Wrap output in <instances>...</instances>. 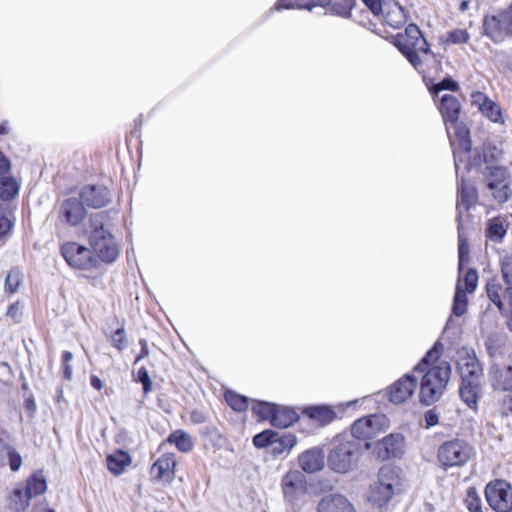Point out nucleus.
I'll return each mask as SVG.
<instances>
[{
	"mask_svg": "<svg viewBox=\"0 0 512 512\" xmlns=\"http://www.w3.org/2000/svg\"><path fill=\"white\" fill-rule=\"evenodd\" d=\"M108 212L94 213L89 218V243L97 257L106 264L114 263L119 256V248L113 234L105 227Z\"/></svg>",
	"mask_w": 512,
	"mask_h": 512,
	"instance_id": "1",
	"label": "nucleus"
},
{
	"mask_svg": "<svg viewBox=\"0 0 512 512\" xmlns=\"http://www.w3.org/2000/svg\"><path fill=\"white\" fill-rule=\"evenodd\" d=\"M371 447L372 444L369 441L361 443L346 436L339 438L333 443L328 453V467L337 473H348L357 468L363 449L369 450Z\"/></svg>",
	"mask_w": 512,
	"mask_h": 512,
	"instance_id": "2",
	"label": "nucleus"
},
{
	"mask_svg": "<svg viewBox=\"0 0 512 512\" xmlns=\"http://www.w3.org/2000/svg\"><path fill=\"white\" fill-rule=\"evenodd\" d=\"M451 377V364L441 361L429 368L420 382L419 401L422 405L430 406L440 400Z\"/></svg>",
	"mask_w": 512,
	"mask_h": 512,
	"instance_id": "3",
	"label": "nucleus"
},
{
	"mask_svg": "<svg viewBox=\"0 0 512 512\" xmlns=\"http://www.w3.org/2000/svg\"><path fill=\"white\" fill-rule=\"evenodd\" d=\"M400 489V470L392 466H383L378 472V480L370 487L368 499L374 506L382 508Z\"/></svg>",
	"mask_w": 512,
	"mask_h": 512,
	"instance_id": "4",
	"label": "nucleus"
},
{
	"mask_svg": "<svg viewBox=\"0 0 512 512\" xmlns=\"http://www.w3.org/2000/svg\"><path fill=\"white\" fill-rule=\"evenodd\" d=\"M484 496L490 508L495 512H512V485L504 479L489 481Z\"/></svg>",
	"mask_w": 512,
	"mask_h": 512,
	"instance_id": "5",
	"label": "nucleus"
},
{
	"mask_svg": "<svg viewBox=\"0 0 512 512\" xmlns=\"http://www.w3.org/2000/svg\"><path fill=\"white\" fill-rule=\"evenodd\" d=\"M472 447L464 440L444 442L438 449V461L445 467L463 466L471 457Z\"/></svg>",
	"mask_w": 512,
	"mask_h": 512,
	"instance_id": "6",
	"label": "nucleus"
},
{
	"mask_svg": "<svg viewBox=\"0 0 512 512\" xmlns=\"http://www.w3.org/2000/svg\"><path fill=\"white\" fill-rule=\"evenodd\" d=\"M60 252L66 263L74 269L90 270L96 267L97 260L93 252L82 244L66 242L61 245Z\"/></svg>",
	"mask_w": 512,
	"mask_h": 512,
	"instance_id": "7",
	"label": "nucleus"
},
{
	"mask_svg": "<svg viewBox=\"0 0 512 512\" xmlns=\"http://www.w3.org/2000/svg\"><path fill=\"white\" fill-rule=\"evenodd\" d=\"M459 360L457 362L461 381L482 380L483 367L476 356L474 349L462 347L458 351Z\"/></svg>",
	"mask_w": 512,
	"mask_h": 512,
	"instance_id": "8",
	"label": "nucleus"
},
{
	"mask_svg": "<svg viewBox=\"0 0 512 512\" xmlns=\"http://www.w3.org/2000/svg\"><path fill=\"white\" fill-rule=\"evenodd\" d=\"M281 487L285 500L293 504L307 492L306 476L299 470H290L283 476Z\"/></svg>",
	"mask_w": 512,
	"mask_h": 512,
	"instance_id": "9",
	"label": "nucleus"
},
{
	"mask_svg": "<svg viewBox=\"0 0 512 512\" xmlns=\"http://www.w3.org/2000/svg\"><path fill=\"white\" fill-rule=\"evenodd\" d=\"M404 446V436L400 433H391L375 443L374 453L381 461L400 458L404 454Z\"/></svg>",
	"mask_w": 512,
	"mask_h": 512,
	"instance_id": "10",
	"label": "nucleus"
},
{
	"mask_svg": "<svg viewBox=\"0 0 512 512\" xmlns=\"http://www.w3.org/2000/svg\"><path fill=\"white\" fill-rule=\"evenodd\" d=\"M384 421L383 415L370 414L357 419L351 426V434L347 438L359 440L361 443L372 439Z\"/></svg>",
	"mask_w": 512,
	"mask_h": 512,
	"instance_id": "11",
	"label": "nucleus"
},
{
	"mask_svg": "<svg viewBox=\"0 0 512 512\" xmlns=\"http://www.w3.org/2000/svg\"><path fill=\"white\" fill-rule=\"evenodd\" d=\"M421 30L415 24H410L405 30V37L397 40L395 45L401 54L409 61V63L417 68L421 65V59L416 51L417 44H419V37Z\"/></svg>",
	"mask_w": 512,
	"mask_h": 512,
	"instance_id": "12",
	"label": "nucleus"
},
{
	"mask_svg": "<svg viewBox=\"0 0 512 512\" xmlns=\"http://www.w3.org/2000/svg\"><path fill=\"white\" fill-rule=\"evenodd\" d=\"M79 198L85 207L100 209L111 202L112 195L104 185L87 184L81 187Z\"/></svg>",
	"mask_w": 512,
	"mask_h": 512,
	"instance_id": "13",
	"label": "nucleus"
},
{
	"mask_svg": "<svg viewBox=\"0 0 512 512\" xmlns=\"http://www.w3.org/2000/svg\"><path fill=\"white\" fill-rule=\"evenodd\" d=\"M58 214L61 222L76 227L84 221L87 211L80 198L69 197L60 204Z\"/></svg>",
	"mask_w": 512,
	"mask_h": 512,
	"instance_id": "14",
	"label": "nucleus"
},
{
	"mask_svg": "<svg viewBox=\"0 0 512 512\" xmlns=\"http://www.w3.org/2000/svg\"><path fill=\"white\" fill-rule=\"evenodd\" d=\"M417 378L410 373L403 375L387 389L388 400L393 404H402L412 397L417 387Z\"/></svg>",
	"mask_w": 512,
	"mask_h": 512,
	"instance_id": "15",
	"label": "nucleus"
},
{
	"mask_svg": "<svg viewBox=\"0 0 512 512\" xmlns=\"http://www.w3.org/2000/svg\"><path fill=\"white\" fill-rule=\"evenodd\" d=\"M483 35L494 43H501L509 37L503 10L497 14L485 15L482 20Z\"/></svg>",
	"mask_w": 512,
	"mask_h": 512,
	"instance_id": "16",
	"label": "nucleus"
},
{
	"mask_svg": "<svg viewBox=\"0 0 512 512\" xmlns=\"http://www.w3.org/2000/svg\"><path fill=\"white\" fill-rule=\"evenodd\" d=\"M457 190H458V198H457V216L456 221L458 223L459 230L462 228V213L464 211L470 210L473 206L474 202L477 200V190L476 188L467 183L464 177L458 179L457 182Z\"/></svg>",
	"mask_w": 512,
	"mask_h": 512,
	"instance_id": "17",
	"label": "nucleus"
},
{
	"mask_svg": "<svg viewBox=\"0 0 512 512\" xmlns=\"http://www.w3.org/2000/svg\"><path fill=\"white\" fill-rule=\"evenodd\" d=\"M471 104L494 123H502L503 115L500 106L491 100L485 93L481 91H473L471 93Z\"/></svg>",
	"mask_w": 512,
	"mask_h": 512,
	"instance_id": "18",
	"label": "nucleus"
},
{
	"mask_svg": "<svg viewBox=\"0 0 512 512\" xmlns=\"http://www.w3.org/2000/svg\"><path fill=\"white\" fill-rule=\"evenodd\" d=\"M298 465L303 472L313 474L321 471L325 465V454L322 448L312 447L298 456Z\"/></svg>",
	"mask_w": 512,
	"mask_h": 512,
	"instance_id": "19",
	"label": "nucleus"
},
{
	"mask_svg": "<svg viewBox=\"0 0 512 512\" xmlns=\"http://www.w3.org/2000/svg\"><path fill=\"white\" fill-rule=\"evenodd\" d=\"M302 414L320 426L331 424L336 418L337 413L329 404H313L305 406Z\"/></svg>",
	"mask_w": 512,
	"mask_h": 512,
	"instance_id": "20",
	"label": "nucleus"
},
{
	"mask_svg": "<svg viewBox=\"0 0 512 512\" xmlns=\"http://www.w3.org/2000/svg\"><path fill=\"white\" fill-rule=\"evenodd\" d=\"M438 109L442 115L446 129L449 130V124H456L459 120L461 112L459 100L451 94H444L440 98Z\"/></svg>",
	"mask_w": 512,
	"mask_h": 512,
	"instance_id": "21",
	"label": "nucleus"
},
{
	"mask_svg": "<svg viewBox=\"0 0 512 512\" xmlns=\"http://www.w3.org/2000/svg\"><path fill=\"white\" fill-rule=\"evenodd\" d=\"M482 394V380L461 381L459 396L461 400L473 411L478 410L479 399Z\"/></svg>",
	"mask_w": 512,
	"mask_h": 512,
	"instance_id": "22",
	"label": "nucleus"
},
{
	"mask_svg": "<svg viewBox=\"0 0 512 512\" xmlns=\"http://www.w3.org/2000/svg\"><path fill=\"white\" fill-rule=\"evenodd\" d=\"M318 512H356V510L346 497L340 494H329L319 502Z\"/></svg>",
	"mask_w": 512,
	"mask_h": 512,
	"instance_id": "23",
	"label": "nucleus"
},
{
	"mask_svg": "<svg viewBox=\"0 0 512 512\" xmlns=\"http://www.w3.org/2000/svg\"><path fill=\"white\" fill-rule=\"evenodd\" d=\"M176 459L173 454H163L151 467V475L156 480H171L174 476Z\"/></svg>",
	"mask_w": 512,
	"mask_h": 512,
	"instance_id": "24",
	"label": "nucleus"
},
{
	"mask_svg": "<svg viewBox=\"0 0 512 512\" xmlns=\"http://www.w3.org/2000/svg\"><path fill=\"white\" fill-rule=\"evenodd\" d=\"M273 419H271V426L286 429L296 423L300 416L293 407L283 406L277 404Z\"/></svg>",
	"mask_w": 512,
	"mask_h": 512,
	"instance_id": "25",
	"label": "nucleus"
},
{
	"mask_svg": "<svg viewBox=\"0 0 512 512\" xmlns=\"http://www.w3.org/2000/svg\"><path fill=\"white\" fill-rule=\"evenodd\" d=\"M491 383L495 390L512 391V365L493 367Z\"/></svg>",
	"mask_w": 512,
	"mask_h": 512,
	"instance_id": "26",
	"label": "nucleus"
},
{
	"mask_svg": "<svg viewBox=\"0 0 512 512\" xmlns=\"http://www.w3.org/2000/svg\"><path fill=\"white\" fill-rule=\"evenodd\" d=\"M483 177L487 188H493L495 184H510L508 170L503 166H486Z\"/></svg>",
	"mask_w": 512,
	"mask_h": 512,
	"instance_id": "27",
	"label": "nucleus"
},
{
	"mask_svg": "<svg viewBox=\"0 0 512 512\" xmlns=\"http://www.w3.org/2000/svg\"><path fill=\"white\" fill-rule=\"evenodd\" d=\"M20 190V183L12 175L3 174L0 176V200L10 202L14 200Z\"/></svg>",
	"mask_w": 512,
	"mask_h": 512,
	"instance_id": "28",
	"label": "nucleus"
},
{
	"mask_svg": "<svg viewBox=\"0 0 512 512\" xmlns=\"http://www.w3.org/2000/svg\"><path fill=\"white\" fill-rule=\"evenodd\" d=\"M107 468L114 475H120L125 467L130 465L131 456L128 452L118 449L115 453L109 454L106 458Z\"/></svg>",
	"mask_w": 512,
	"mask_h": 512,
	"instance_id": "29",
	"label": "nucleus"
},
{
	"mask_svg": "<svg viewBox=\"0 0 512 512\" xmlns=\"http://www.w3.org/2000/svg\"><path fill=\"white\" fill-rule=\"evenodd\" d=\"M316 6H329V13L331 15L349 19L352 16V10L356 6V0H330L325 4H315Z\"/></svg>",
	"mask_w": 512,
	"mask_h": 512,
	"instance_id": "30",
	"label": "nucleus"
},
{
	"mask_svg": "<svg viewBox=\"0 0 512 512\" xmlns=\"http://www.w3.org/2000/svg\"><path fill=\"white\" fill-rule=\"evenodd\" d=\"M330 0H277L271 11L291 10V9H304L311 11L315 4H325Z\"/></svg>",
	"mask_w": 512,
	"mask_h": 512,
	"instance_id": "31",
	"label": "nucleus"
},
{
	"mask_svg": "<svg viewBox=\"0 0 512 512\" xmlns=\"http://www.w3.org/2000/svg\"><path fill=\"white\" fill-rule=\"evenodd\" d=\"M24 490L27 492L28 498H33L46 492L47 480L42 471H36L28 477Z\"/></svg>",
	"mask_w": 512,
	"mask_h": 512,
	"instance_id": "32",
	"label": "nucleus"
},
{
	"mask_svg": "<svg viewBox=\"0 0 512 512\" xmlns=\"http://www.w3.org/2000/svg\"><path fill=\"white\" fill-rule=\"evenodd\" d=\"M443 344L440 340H437L430 349H428L425 355L421 358L419 363L414 367L416 372H426L430 365L439 360L443 353Z\"/></svg>",
	"mask_w": 512,
	"mask_h": 512,
	"instance_id": "33",
	"label": "nucleus"
},
{
	"mask_svg": "<svg viewBox=\"0 0 512 512\" xmlns=\"http://www.w3.org/2000/svg\"><path fill=\"white\" fill-rule=\"evenodd\" d=\"M507 234V228L504 226L500 217H493L487 221L485 236L492 242L501 243Z\"/></svg>",
	"mask_w": 512,
	"mask_h": 512,
	"instance_id": "34",
	"label": "nucleus"
},
{
	"mask_svg": "<svg viewBox=\"0 0 512 512\" xmlns=\"http://www.w3.org/2000/svg\"><path fill=\"white\" fill-rule=\"evenodd\" d=\"M167 442L174 444L176 448L183 453L190 452L194 447L192 437L181 429L171 432L167 438Z\"/></svg>",
	"mask_w": 512,
	"mask_h": 512,
	"instance_id": "35",
	"label": "nucleus"
},
{
	"mask_svg": "<svg viewBox=\"0 0 512 512\" xmlns=\"http://www.w3.org/2000/svg\"><path fill=\"white\" fill-rule=\"evenodd\" d=\"M276 409L277 403L264 400L253 401L252 412L258 417V421H269L271 424V419H273Z\"/></svg>",
	"mask_w": 512,
	"mask_h": 512,
	"instance_id": "36",
	"label": "nucleus"
},
{
	"mask_svg": "<svg viewBox=\"0 0 512 512\" xmlns=\"http://www.w3.org/2000/svg\"><path fill=\"white\" fill-rule=\"evenodd\" d=\"M296 443H297V438L294 434H292V433L280 434L278 432V436H276L275 443L272 446V453L275 456H279L284 453H288L296 445Z\"/></svg>",
	"mask_w": 512,
	"mask_h": 512,
	"instance_id": "37",
	"label": "nucleus"
},
{
	"mask_svg": "<svg viewBox=\"0 0 512 512\" xmlns=\"http://www.w3.org/2000/svg\"><path fill=\"white\" fill-rule=\"evenodd\" d=\"M224 398L229 407L236 412H245L249 408L250 399L234 390H226Z\"/></svg>",
	"mask_w": 512,
	"mask_h": 512,
	"instance_id": "38",
	"label": "nucleus"
},
{
	"mask_svg": "<svg viewBox=\"0 0 512 512\" xmlns=\"http://www.w3.org/2000/svg\"><path fill=\"white\" fill-rule=\"evenodd\" d=\"M468 298L467 293L463 291V287L460 282L457 283L453 302H452V314L456 317L463 316L467 311Z\"/></svg>",
	"mask_w": 512,
	"mask_h": 512,
	"instance_id": "39",
	"label": "nucleus"
},
{
	"mask_svg": "<svg viewBox=\"0 0 512 512\" xmlns=\"http://www.w3.org/2000/svg\"><path fill=\"white\" fill-rule=\"evenodd\" d=\"M276 436H278L277 431L265 429L253 436L252 443L258 449H264L269 446L272 447L275 443Z\"/></svg>",
	"mask_w": 512,
	"mask_h": 512,
	"instance_id": "40",
	"label": "nucleus"
},
{
	"mask_svg": "<svg viewBox=\"0 0 512 512\" xmlns=\"http://www.w3.org/2000/svg\"><path fill=\"white\" fill-rule=\"evenodd\" d=\"M31 499L24 489L16 488L11 495V508L16 512L25 511Z\"/></svg>",
	"mask_w": 512,
	"mask_h": 512,
	"instance_id": "41",
	"label": "nucleus"
},
{
	"mask_svg": "<svg viewBox=\"0 0 512 512\" xmlns=\"http://www.w3.org/2000/svg\"><path fill=\"white\" fill-rule=\"evenodd\" d=\"M465 506L469 512H484L481 497L475 487L467 489Z\"/></svg>",
	"mask_w": 512,
	"mask_h": 512,
	"instance_id": "42",
	"label": "nucleus"
},
{
	"mask_svg": "<svg viewBox=\"0 0 512 512\" xmlns=\"http://www.w3.org/2000/svg\"><path fill=\"white\" fill-rule=\"evenodd\" d=\"M2 448L8 457V465L10 470L12 472L19 471L23 463L21 454L16 450L14 446L7 443H3Z\"/></svg>",
	"mask_w": 512,
	"mask_h": 512,
	"instance_id": "43",
	"label": "nucleus"
},
{
	"mask_svg": "<svg viewBox=\"0 0 512 512\" xmlns=\"http://www.w3.org/2000/svg\"><path fill=\"white\" fill-rule=\"evenodd\" d=\"M502 286L499 283L489 281L486 284V293L489 300L500 310L504 308V303L501 298Z\"/></svg>",
	"mask_w": 512,
	"mask_h": 512,
	"instance_id": "44",
	"label": "nucleus"
},
{
	"mask_svg": "<svg viewBox=\"0 0 512 512\" xmlns=\"http://www.w3.org/2000/svg\"><path fill=\"white\" fill-rule=\"evenodd\" d=\"M500 271L506 287L512 286V254L506 253L500 257Z\"/></svg>",
	"mask_w": 512,
	"mask_h": 512,
	"instance_id": "45",
	"label": "nucleus"
},
{
	"mask_svg": "<svg viewBox=\"0 0 512 512\" xmlns=\"http://www.w3.org/2000/svg\"><path fill=\"white\" fill-rule=\"evenodd\" d=\"M108 339L110 340L113 347L119 351H123L127 347V337L124 324L122 323L120 327L112 331L108 336Z\"/></svg>",
	"mask_w": 512,
	"mask_h": 512,
	"instance_id": "46",
	"label": "nucleus"
},
{
	"mask_svg": "<svg viewBox=\"0 0 512 512\" xmlns=\"http://www.w3.org/2000/svg\"><path fill=\"white\" fill-rule=\"evenodd\" d=\"M488 189L492 192L494 200L499 204L507 202L512 195L510 184H495V187Z\"/></svg>",
	"mask_w": 512,
	"mask_h": 512,
	"instance_id": "47",
	"label": "nucleus"
},
{
	"mask_svg": "<svg viewBox=\"0 0 512 512\" xmlns=\"http://www.w3.org/2000/svg\"><path fill=\"white\" fill-rule=\"evenodd\" d=\"M21 283V272L18 268L10 270L5 278L4 288L6 292L15 293L17 292Z\"/></svg>",
	"mask_w": 512,
	"mask_h": 512,
	"instance_id": "48",
	"label": "nucleus"
},
{
	"mask_svg": "<svg viewBox=\"0 0 512 512\" xmlns=\"http://www.w3.org/2000/svg\"><path fill=\"white\" fill-rule=\"evenodd\" d=\"M465 293H473L478 284V272L475 268H468L463 277Z\"/></svg>",
	"mask_w": 512,
	"mask_h": 512,
	"instance_id": "49",
	"label": "nucleus"
},
{
	"mask_svg": "<svg viewBox=\"0 0 512 512\" xmlns=\"http://www.w3.org/2000/svg\"><path fill=\"white\" fill-rule=\"evenodd\" d=\"M470 39V35L466 29H453L447 32L446 42L451 44H464Z\"/></svg>",
	"mask_w": 512,
	"mask_h": 512,
	"instance_id": "50",
	"label": "nucleus"
},
{
	"mask_svg": "<svg viewBox=\"0 0 512 512\" xmlns=\"http://www.w3.org/2000/svg\"><path fill=\"white\" fill-rule=\"evenodd\" d=\"M135 381L142 385L143 393L147 395L152 390L153 382L148 373V370L142 366L138 369L135 375Z\"/></svg>",
	"mask_w": 512,
	"mask_h": 512,
	"instance_id": "51",
	"label": "nucleus"
},
{
	"mask_svg": "<svg viewBox=\"0 0 512 512\" xmlns=\"http://www.w3.org/2000/svg\"><path fill=\"white\" fill-rule=\"evenodd\" d=\"M458 233H459V244H458V267H459V271L462 270L463 268V265L465 262L468 261V257H469V246H468V243H467V240L462 238L461 236V229L459 230L458 229Z\"/></svg>",
	"mask_w": 512,
	"mask_h": 512,
	"instance_id": "52",
	"label": "nucleus"
},
{
	"mask_svg": "<svg viewBox=\"0 0 512 512\" xmlns=\"http://www.w3.org/2000/svg\"><path fill=\"white\" fill-rule=\"evenodd\" d=\"M424 419V427L426 429H430L436 426L439 423V413L437 412V408L434 407L432 409H428L423 414Z\"/></svg>",
	"mask_w": 512,
	"mask_h": 512,
	"instance_id": "53",
	"label": "nucleus"
},
{
	"mask_svg": "<svg viewBox=\"0 0 512 512\" xmlns=\"http://www.w3.org/2000/svg\"><path fill=\"white\" fill-rule=\"evenodd\" d=\"M61 359L63 366V377L66 380H71L73 371L72 366L69 364V362L73 359V354L70 351H63Z\"/></svg>",
	"mask_w": 512,
	"mask_h": 512,
	"instance_id": "54",
	"label": "nucleus"
},
{
	"mask_svg": "<svg viewBox=\"0 0 512 512\" xmlns=\"http://www.w3.org/2000/svg\"><path fill=\"white\" fill-rule=\"evenodd\" d=\"M482 162H488L487 154L484 153L482 156V154L478 150H474L473 155L466 163L467 171L469 172L472 170V168L480 166Z\"/></svg>",
	"mask_w": 512,
	"mask_h": 512,
	"instance_id": "55",
	"label": "nucleus"
},
{
	"mask_svg": "<svg viewBox=\"0 0 512 512\" xmlns=\"http://www.w3.org/2000/svg\"><path fill=\"white\" fill-rule=\"evenodd\" d=\"M459 89V83L451 78L450 76L444 77L438 84H437V91L442 90H448L455 92Z\"/></svg>",
	"mask_w": 512,
	"mask_h": 512,
	"instance_id": "56",
	"label": "nucleus"
},
{
	"mask_svg": "<svg viewBox=\"0 0 512 512\" xmlns=\"http://www.w3.org/2000/svg\"><path fill=\"white\" fill-rule=\"evenodd\" d=\"M362 2L374 16H380L383 13V0H362Z\"/></svg>",
	"mask_w": 512,
	"mask_h": 512,
	"instance_id": "57",
	"label": "nucleus"
},
{
	"mask_svg": "<svg viewBox=\"0 0 512 512\" xmlns=\"http://www.w3.org/2000/svg\"><path fill=\"white\" fill-rule=\"evenodd\" d=\"M451 128H454L455 130V135L457 137L458 140L460 139H465V138H468L470 137V132H469V129L467 128V126L463 123H459L458 121L456 122V124H449V130Z\"/></svg>",
	"mask_w": 512,
	"mask_h": 512,
	"instance_id": "58",
	"label": "nucleus"
},
{
	"mask_svg": "<svg viewBox=\"0 0 512 512\" xmlns=\"http://www.w3.org/2000/svg\"><path fill=\"white\" fill-rule=\"evenodd\" d=\"M11 170V160L0 150V176H2L3 174H10Z\"/></svg>",
	"mask_w": 512,
	"mask_h": 512,
	"instance_id": "59",
	"label": "nucleus"
},
{
	"mask_svg": "<svg viewBox=\"0 0 512 512\" xmlns=\"http://www.w3.org/2000/svg\"><path fill=\"white\" fill-rule=\"evenodd\" d=\"M13 228V222L5 217V216H1L0 217V240L2 238H4L8 233L11 232Z\"/></svg>",
	"mask_w": 512,
	"mask_h": 512,
	"instance_id": "60",
	"label": "nucleus"
},
{
	"mask_svg": "<svg viewBox=\"0 0 512 512\" xmlns=\"http://www.w3.org/2000/svg\"><path fill=\"white\" fill-rule=\"evenodd\" d=\"M501 413L504 416H508V415L512 414V394L507 395L502 399Z\"/></svg>",
	"mask_w": 512,
	"mask_h": 512,
	"instance_id": "61",
	"label": "nucleus"
},
{
	"mask_svg": "<svg viewBox=\"0 0 512 512\" xmlns=\"http://www.w3.org/2000/svg\"><path fill=\"white\" fill-rule=\"evenodd\" d=\"M24 408L29 413L30 417H33L37 411V405L34 397L31 395L24 400Z\"/></svg>",
	"mask_w": 512,
	"mask_h": 512,
	"instance_id": "62",
	"label": "nucleus"
},
{
	"mask_svg": "<svg viewBox=\"0 0 512 512\" xmlns=\"http://www.w3.org/2000/svg\"><path fill=\"white\" fill-rule=\"evenodd\" d=\"M139 345H140L141 349H140V353L135 358V361H134L135 364L138 363L139 361H141L142 359L146 358L149 355L148 343H147L146 339L141 338L139 340Z\"/></svg>",
	"mask_w": 512,
	"mask_h": 512,
	"instance_id": "63",
	"label": "nucleus"
},
{
	"mask_svg": "<svg viewBox=\"0 0 512 512\" xmlns=\"http://www.w3.org/2000/svg\"><path fill=\"white\" fill-rule=\"evenodd\" d=\"M503 12H504V22L506 23L508 35H509V37H512V6H509L507 9H504Z\"/></svg>",
	"mask_w": 512,
	"mask_h": 512,
	"instance_id": "64",
	"label": "nucleus"
}]
</instances>
